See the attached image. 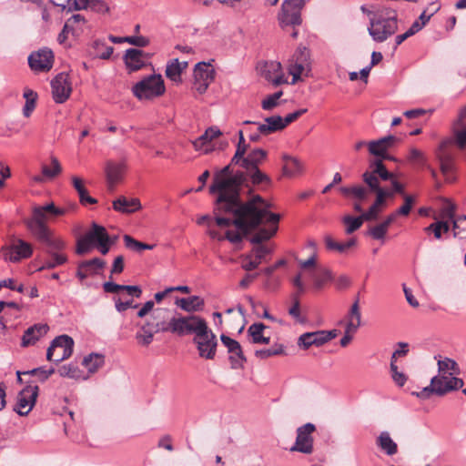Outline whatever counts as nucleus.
<instances>
[{"label": "nucleus", "instance_id": "2", "mask_svg": "<svg viewBox=\"0 0 466 466\" xmlns=\"http://www.w3.org/2000/svg\"><path fill=\"white\" fill-rule=\"evenodd\" d=\"M437 364L440 375L431 378L430 385L417 393L418 397L428 399L432 394L443 396L463 387V380L453 376L460 374V368L454 360L444 358L439 360Z\"/></svg>", "mask_w": 466, "mask_h": 466}, {"label": "nucleus", "instance_id": "39", "mask_svg": "<svg viewBox=\"0 0 466 466\" xmlns=\"http://www.w3.org/2000/svg\"><path fill=\"white\" fill-rule=\"evenodd\" d=\"M266 329L263 323H253L248 329V334L251 337V342L254 344H268L269 337L263 336L262 332Z\"/></svg>", "mask_w": 466, "mask_h": 466}, {"label": "nucleus", "instance_id": "3", "mask_svg": "<svg viewBox=\"0 0 466 466\" xmlns=\"http://www.w3.org/2000/svg\"><path fill=\"white\" fill-rule=\"evenodd\" d=\"M242 205H250L254 210L252 214L258 218V228L263 222L270 225L269 228H260L249 238L252 244H261L277 233L280 216L268 210L271 208L270 203L263 199L259 195H256L246 202L242 201Z\"/></svg>", "mask_w": 466, "mask_h": 466}, {"label": "nucleus", "instance_id": "47", "mask_svg": "<svg viewBox=\"0 0 466 466\" xmlns=\"http://www.w3.org/2000/svg\"><path fill=\"white\" fill-rule=\"evenodd\" d=\"M51 164L53 166V168H50L46 165L42 167V174L44 177L47 178H53L59 175L62 171L61 165L56 157H51Z\"/></svg>", "mask_w": 466, "mask_h": 466}, {"label": "nucleus", "instance_id": "57", "mask_svg": "<svg viewBox=\"0 0 466 466\" xmlns=\"http://www.w3.org/2000/svg\"><path fill=\"white\" fill-rule=\"evenodd\" d=\"M369 151L371 155L375 157H381L385 156V153L388 151L384 145L380 144L378 140H372L368 143Z\"/></svg>", "mask_w": 466, "mask_h": 466}, {"label": "nucleus", "instance_id": "8", "mask_svg": "<svg viewBox=\"0 0 466 466\" xmlns=\"http://www.w3.org/2000/svg\"><path fill=\"white\" fill-rule=\"evenodd\" d=\"M47 215L43 206L33 208L32 217L25 221L32 236L41 244H49L53 248H60V238L46 225Z\"/></svg>", "mask_w": 466, "mask_h": 466}, {"label": "nucleus", "instance_id": "53", "mask_svg": "<svg viewBox=\"0 0 466 466\" xmlns=\"http://www.w3.org/2000/svg\"><path fill=\"white\" fill-rule=\"evenodd\" d=\"M408 159L409 161L417 164L420 167L427 166V158L425 155L423 154V152L415 147L410 148Z\"/></svg>", "mask_w": 466, "mask_h": 466}, {"label": "nucleus", "instance_id": "25", "mask_svg": "<svg viewBox=\"0 0 466 466\" xmlns=\"http://www.w3.org/2000/svg\"><path fill=\"white\" fill-rule=\"evenodd\" d=\"M254 247L251 253L242 256V268L246 271H251L257 268L266 255L270 253V249L263 245Z\"/></svg>", "mask_w": 466, "mask_h": 466}, {"label": "nucleus", "instance_id": "52", "mask_svg": "<svg viewBox=\"0 0 466 466\" xmlns=\"http://www.w3.org/2000/svg\"><path fill=\"white\" fill-rule=\"evenodd\" d=\"M58 373L61 377H66L70 379L80 378L79 369L73 364L63 365L59 368Z\"/></svg>", "mask_w": 466, "mask_h": 466}, {"label": "nucleus", "instance_id": "55", "mask_svg": "<svg viewBox=\"0 0 466 466\" xmlns=\"http://www.w3.org/2000/svg\"><path fill=\"white\" fill-rule=\"evenodd\" d=\"M293 305L289 309V314L293 317L298 322L305 323L307 321L306 318H302L300 316L299 310V299H298L297 295H291Z\"/></svg>", "mask_w": 466, "mask_h": 466}, {"label": "nucleus", "instance_id": "11", "mask_svg": "<svg viewBox=\"0 0 466 466\" xmlns=\"http://www.w3.org/2000/svg\"><path fill=\"white\" fill-rule=\"evenodd\" d=\"M165 84L161 75L153 74L144 77L132 87L133 95L139 100L152 99L165 93Z\"/></svg>", "mask_w": 466, "mask_h": 466}, {"label": "nucleus", "instance_id": "64", "mask_svg": "<svg viewBox=\"0 0 466 466\" xmlns=\"http://www.w3.org/2000/svg\"><path fill=\"white\" fill-rule=\"evenodd\" d=\"M92 246L91 242L86 240V238L84 236L77 240L76 252L78 255H84L90 250Z\"/></svg>", "mask_w": 466, "mask_h": 466}, {"label": "nucleus", "instance_id": "26", "mask_svg": "<svg viewBox=\"0 0 466 466\" xmlns=\"http://www.w3.org/2000/svg\"><path fill=\"white\" fill-rule=\"evenodd\" d=\"M126 166L122 162H114L108 160L106 163L105 173L107 182L108 189L113 191L117 183L122 181Z\"/></svg>", "mask_w": 466, "mask_h": 466}, {"label": "nucleus", "instance_id": "12", "mask_svg": "<svg viewBox=\"0 0 466 466\" xmlns=\"http://www.w3.org/2000/svg\"><path fill=\"white\" fill-rule=\"evenodd\" d=\"M74 340L68 335L55 338L46 351V360L59 363L68 359L73 353Z\"/></svg>", "mask_w": 466, "mask_h": 466}, {"label": "nucleus", "instance_id": "21", "mask_svg": "<svg viewBox=\"0 0 466 466\" xmlns=\"http://www.w3.org/2000/svg\"><path fill=\"white\" fill-rule=\"evenodd\" d=\"M52 95L56 103L66 102L72 92L71 82L68 74L60 73L52 81Z\"/></svg>", "mask_w": 466, "mask_h": 466}, {"label": "nucleus", "instance_id": "59", "mask_svg": "<svg viewBox=\"0 0 466 466\" xmlns=\"http://www.w3.org/2000/svg\"><path fill=\"white\" fill-rule=\"evenodd\" d=\"M404 204L397 209V213L400 216H408L412 208V205L415 202V198L410 195H404Z\"/></svg>", "mask_w": 466, "mask_h": 466}, {"label": "nucleus", "instance_id": "23", "mask_svg": "<svg viewBox=\"0 0 466 466\" xmlns=\"http://www.w3.org/2000/svg\"><path fill=\"white\" fill-rule=\"evenodd\" d=\"M149 57V54L143 50L129 48L126 51L123 59L127 68L130 72H135L146 66L147 60H148Z\"/></svg>", "mask_w": 466, "mask_h": 466}, {"label": "nucleus", "instance_id": "29", "mask_svg": "<svg viewBox=\"0 0 466 466\" xmlns=\"http://www.w3.org/2000/svg\"><path fill=\"white\" fill-rule=\"evenodd\" d=\"M49 330V327L45 323L35 324L26 329L22 337V347H28L35 344Z\"/></svg>", "mask_w": 466, "mask_h": 466}, {"label": "nucleus", "instance_id": "36", "mask_svg": "<svg viewBox=\"0 0 466 466\" xmlns=\"http://www.w3.org/2000/svg\"><path fill=\"white\" fill-rule=\"evenodd\" d=\"M84 236L93 246H96L102 241L108 240L109 238L106 229L103 226L95 222L92 223L90 230H88Z\"/></svg>", "mask_w": 466, "mask_h": 466}, {"label": "nucleus", "instance_id": "15", "mask_svg": "<svg viewBox=\"0 0 466 466\" xmlns=\"http://www.w3.org/2000/svg\"><path fill=\"white\" fill-rule=\"evenodd\" d=\"M316 431V426L308 422L297 429V436L295 443L289 449L290 451H298L304 454H311L313 452V437L312 433Z\"/></svg>", "mask_w": 466, "mask_h": 466}, {"label": "nucleus", "instance_id": "45", "mask_svg": "<svg viewBox=\"0 0 466 466\" xmlns=\"http://www.w3.org/2000/svg\"><path fill=\"white\" fill-rule=\"evenodd\" d=\"M93 47L97 51L96 56L100 59H109L114 51L113 46H106L105 42L100 39L93 42Z\"/></svg>", "mask_w": 466, "mask_h": 466}, {"label": "nucleus", "instance_id": "33", "mask_svg": "<svg viewBox=\"0 0 466 466\" xmlns=\"http://www.w3.org/2000/svg\"><path fill=\"white\" fill-rule=\"evenodd\" d=\"M155 329L149 323V320L146 321L143 325L140 326L139 329L136 333V339L137 343L143 347H147L152 343L154 339V335L158 333L157 331H154Z\"/></svg>", "mask_w": 466, "mask_h": 466}, {"label": "nucleus", "instance_id": "51", "mask_svg": "<svg viewBox=\"0 0 466 466\" xmlns=\"http://www.w3.org/2000/svg\"><path fill=\"white\" fill-rule=\"evenodd\" d=\"M251 179V182L254 185H258L261 183L269 184L271 182L270 177L263 173L259 168L250 169V174H247Z\"/></svg>", "mask_w": 466, "mask_h": 466}, {"label": "nucleus", "instance_id": "28", "mask_svg": "<svg viewBox=\"0 0 466 466\" xmlns=\"http://www.w3.org/2000/svg\"><path fill=\"white\" fill-rule=\"evenodd\" d=\"M262 76L275 86L287 83L282 73L281 64L277 61L266 62L262 68Z\"/></svg>", "mask_w": 466, "mask_h": 466}, {"label": "nucleus", "instance_id": "1", "mask_svg": "<svg viewBox=\"0 0 466 466\" xmlns=\"http://www.w3.org/2000/svg\"><path fill=\"white\" fill-rule=\"evenodd\" d=\"M250 205H242L240 197L218 196L215 201V220L219 227L234 225L244 235L258 228V218L254 216Z\"/></svg>", "mask_w": 466, "mask_h": 466}, {"label": "nucleus", "instance_id": "4", "mask_svg": "<svg viewBox=\"0 0 466 466\" xmlns=\"http://www.w3.org/2000/svg\"><path fill=\"white\" fill-rule=\"evenodd\" d=\"M187 334H195L193 342L197 345L201 358L206 360L215 358L218 346L217 337L203 318L191 315V319L185 329V335Z\"/></svg>", "mask_w": 466, "mask_h": 466}, {"label": "nucleus", "instance_id": "31", "mask_svg": "<svg viewBox=\"0 0 466 466\" xmlns=\"http://www.w3.org/2000/svg\"><path fill=\"white\" fill-rule=\"evenodd\" d=\"M142 206L138 198H127L120 196L113 201V208L120 213L129 214L141 209Z\"/></svg>", "mask_w": 466, "mask_h": 466}, {"label": "nucleus", "instance_id": "18", "mask_svg": "<svg viewBox=\"0 0 466 466\" xmlns=\"http://www.w3.org/2000/svg\"><path fill=\"white\" fill-rule=\"evenodd\" d=\"M395 175L390 172L382 159H374L369 164V168L362 174L363 182L369 187V179H373L375 185L380 186V180L390 181Z\"/></svg>", "mask_w": 466, "mask_h": 466}, {"label": "nucleus", "instance_id": "37", "mask_svg": "<svg viewBox=\"0 0 466 466\" xmlns=\"http://www.w3.org/2000/svg\"><path fill=\"white\" fill-rule=\"evenodd\" d=\"M71 180L74 188L76 190L78 194L79 201L82 205L86 206L88 204L93 205L97 203V200L96 198L88 195V191L84 186V181L80 177L74 176L72 177Z\"/></svg>", "mask_w": 466, "mask_h": 466}, {"label": "nucleus", "instance_id": "16", "mask_svg": "<svg viewBox=\"0 0 466 466\" xmlns=\"http://www.w3.org/2000/svg\"><path fill=\"white\" fill-rule=\"evenodd\" d=\"M39 388L36 385L28 384L17 396V403L14 408V411L20 416H26L35 404L38 396Z\"/></svg>", "mask_w": 466, "mask_h": 466}, {"label": "nucleus", "instance_id": "46", "mask_svg": "<svg viewBox=\"0 0 466 466\" xmlns=\"http://www.w3.org/2000/svg\"><path fill=\"white\" fill-rule=\"evenodd\" d=\"M460 149L466 147V126H453V139H451Z\"/></svg>", "mask_w": 466, "mask_h": 466}, {"label": "nucleus", "instance_id": "54", "mask_svg": "<svg viewBox=\"0 0 466 466\" xmlns=\"http://www.w3.org/2000/svg\"><path fill=\"white\" fill-rule=\"evenodd\" d=\"M314 286L317 289H321L322 286L331 279L330 272L328 269H321L320 271L312 275Z\"/></svg>", "mask_w": 466, "mask_h": 466}, {"label": "nucleus", "instance_id": "14", "mask_svg": "<svg viewBox=\"0 0 466 466\" xmlns=\"http://www.w3.org/2000/svg\"><path fill=\"white\" fill-rule=\"evenodd\" d=\"M310 71V55L307 47H298L295 51L289 66V73L292 76V84L300 79V76L305 72L306 75Z\"/></svg>", "mask_w": 466, "mask_h": 466}, {"label": "nucleus", "instance_id": "27", "mask_svg": "<svg viewBox=\"0 0 466 466\" xmlns=\"http://www.w3.org/2000/svg\"><path fill=\"white\" fill-rule=\"evenodd\" d=\"M244 125H257L258 131L263 136H268L272 133L283 130L282 117L279 115L268 116L264 119L263 123L246 120Z\"/></svg>", "mask_w": 466, "mask_h": 466}, {"label": "nucleus", "instance_id": "22", "mask_svg": "<svg viewBox=\"0 0 466 466\" xmlns=\"http://www.w3.org/2000/svg\"><path fill=\"white\" fill-rule=\"evenodd\" d=\"M451 144V139H445L441 142L436 151V158L440 162V168L448 182H451L450 173L453 170V154L447 150L448 146Z\"/></svg>", "mask_w": 466, "mask_h": 466}, {"label": "nucleus", "instance_id": "50", "mask_svg": "<svg viewBox=\"0 0 466 466\" xmlns=\"http://www.w3.org/2000/svg\"><path fill=\"white\" fill-rule=\"evenodd\" d=\"M24 375H35L37 376L39 380L46 381L52 374L55 373V369L51 368L46 370L44 367L35 368L30 370L23 371Z\"/></svg>", "mask_w": 466, "mask_h": 466}, {"label": "nucleus", "instance_id": "5", "mask_svg": "<svg viewBox=\"0 0 466 466\" xmlns=\"http://www.w3.org/2000/svg\"><path fill=\"white\" fill-rule=\"evenodd\" d=\"M371 180L372 179H369V187H367L362 185H354L351 187H340L339 191L346 198H353L359 200H366L369 193L374 192L376 194V199L366 211V217L376 220L381 211V207L385 205L386 198H392L393 192L375 185L374 181Z\"/></svg>", "mask_w": 466, "mask_h": 466}, {"label": "nucleus", "instance_id": "62", "mask_svg": "<svg viewBox=\"0 0 466 466\" xmlns=\"http://www.w3.org/2000/svg\"><path fill=\"white\" fill-rule=\"evenodd\" d=\"M124 41L138 47H145L149 44V40L142 35L126 36L124 37Z\"/></svg>", "mask_w": 466, "mask_h": 466}, {"label": "nucleus", "instance_id": "10", "mask_svg": "<svg viewBox=\"0 0 466 466\" xmlns=\"http://www.w3.org/2000/svg\"><path fill=\"white\" fill-rule=\"evenodd\" d=\"M90 31L91 27L84 15H73L65 22L63 29L57 36V42L66 47H71V43L67 42L69 35L73 39L78 40L81 36L89 34Z\"/></svg>", "mask_w": 466, "mask_h": 466}, {"label": "nucleus", "instance_id": "42", "mask_svg": "<svg viewBox=\"0 0 466 466\" xmlns=\"http://www.w3.org/2000/svg\"><path fill=\"white\" fill-rule=\"evenodd\" d=\"M80 263L88 276L99 274L100 270L106 266V261L100 258H94L89 260L81 261Z\"/></svg>", "mask_w": 466, "mask_h": 466}, {"label": "nucleus", "instance_id": "60", "mask_svg": "<svg viewBox=\"0 0 466 466\" xmlns=\"http://www.w3.org/2000/svg\"><path fill=\"white\" fill-rule=\"evenodd\" d=\"M89 9L97 14H106L109 12V6L104 0H92Z\"/></svg>", "mask_w": 466, "mask_h": 466}, {"label": "nucleus", "instance_id": "9", "mask_svg": "<svg viewBox=\"0 0 466 466\" xmlns=\"http://www.w3.org/2000/svg\"><path fill=\"white\" fill-rule=\"evenodd\" d=\"M191 319L189 316H175L166 308H157L151 313L149 323L157 332H171L177 336H185V329Z\"/></svg>", "mask_w": 466, "mask_h": 466}, {"label": "nucleus", "instance_id": "34", "mask_svg": "<svg viewBox=\"0 0 466 466\" xmlns=\"http://www.w3.org/2000/svg\"><path fill=\"white\" fill-rule=\"evenodd\" d=\"M176 305L187 312H195L202 309L204 299L198 296L181 298L176 300Z\"/></svg>", "mask_w": 466, "mask_h": 466}, {"label": "nucleus", "instance_id": "32", "mask_svg": "<svg viewBox=\"0 0 466 466\" xmlns=\"http://www.w3.org/2000/svg\"><path fill=\"white\" fill-rule=\"evenodd\" d=\"M377 447L388 456H393L398 452V445L391 439L390 432L381 431L376 439Z\"/></svg>", "mask_w": 466, "mask_h": 466}, {"label": "nucleus", "instance_id": "6", "mask_svg": "<svg viewBox=\"0 0 466 466\" xmlns=\"http://www.w3.org/2000/svg\"><path fill=\"white\" fill-rule=\"evenodd\" d=\"M370 26L368 31L375 42H384L398 30L397 13L393 9L382 8L369 12Z\"/></svg>", "mask_w": 466, "mask_h": 466}, {"label": "nucleus", "instance_id": "40", "mask_svg": "<svg viewBox=\"0 0 466 466\" xmlns=\"http://www.w3.org/2000/svg\"><path fill=\"white\" fill-rule=\"evenodd\" d=\"M283 160L285 161L283 166V174L285 176L293 177L302 172L303 165L299 159L288 155H284Z\"/></svg>", "mask_w": 466, "mask_h": 466}, {"label": "nucleus", "instance_id": "56", "mask_svg": "<svg viewBox=\"0 0 466 466\" xmlns=\"http://www.w3.org/2000/svg\"><path fill=\"white\" fill-rule=\"evenodd\" d=\"M387 232H388V229L380 223V224L370 228L368 230L367 234L370 235L374 239L383 241Z\"/></svg>", "mask_w": 466, "mask_h": 466}, {"label": "nucleus", "instance_id": "58", "mask_svg": "<svg viewBox=\"0 0 466 466\" xmlns=\"http://www.w3.org/2000/svg\"><path fill=\"white\" fill-rule=\"evenodd\" d=\"M390 372L393 381L400 387H402L407 381V376L399 371L396 364H390Z\"/></svg>", "mask_w": 466, "mask_h": 466}, {"label": "nucleus", "instance_id": "30", "mask_svg": "<svg viewBox=\"0 0 466 466\" xmlns=\"http://www.w3.org/2000/svg\"><path fill=\"white\" fill-rule=\"evenodd\" d=\"M267 157L268 152L262 148L248 149L243 160V168L246 173L250 174V169L258 168V166L266 160Z\"/></svg>", "mask_w": 466, "mask_h": 466}, {"label": "nucleus", "instance_id": "44", "mask_svg": "<svg viewBox=\"0 0 466 466\" xmlns=\"http://www.w3.org/2000/svg\"><path fill=\"white\" fill-rule=\"evenodd\" d=\"M123 240L126 248L137 252L144 249L151 250L155 247V245L140 242L129 235H124Z\"/></svg>", "mask_w": 466, "mask_h": 466}, {"label": "nucleus", "instance_id": "7", "mask_svg": "<svg viewBox=\"0 0 466 466\" xmlns=\"http://www.w3.org/2000/svg\"><path fill=\"white\" fill-rule=\"evenodd\" d=\"M245 180L244 172L237 171L233 174L231 166L228 165L215 174L209 193L217 197H240L241 186Z\"/></svg>", "mask_w": 466, "mask_h": 466}, {"label": "nucleus", "instance_id": "20", "mask_svg": "<svg viewBox=\"0 0 466 466\" xmlns=\"http://www.w3.org/2000/svg\"><path fill=\"white\" fill-rule=\"evenodd\" d=\"M54 54L47 47L32 52L28 56V65L35 72H47L53 67Z\"/></svg>", "mask_w": 466, "mask_h": 466}, {"label": "nucleus", "instance_id": "43", "mask_svg": "<svg viewBox=\"0 0 466 466\" xmlns=\"http://www.w3.org/2000/svg\"><path fill=\"white\" fill-rule=\"evenodd\" d=\"M181 68L177 58L170 60L166 68V76L175 83L181 82Z\"/></svg>", "mask_w": 466, "mask_h": 466}, {"label": "nucleus", "instance_id": "49", "mask_svg": "<svg viewBox=\"0 0 466 466\" xmlns=\"http://www.w3.org/2000/svg\"><path fill=\"white\" fill-rule=\"evenodd\" d=\"M220 340L223 345L228 349V353H238L240 356L241 353V345L238 341L229 338L228 336L222 334L220 336Z\"/></svg>", "mask_w": 466, "mask_h": 466}, {"label": "nucleus", "instance_id": "13", "mask_svg": "<svg viewBox=\"0 0 466 466\" xmlns=\"http://www.w3.org/2000/svg\"><path fill=\"white\" fill-rule=\"evenodd\" d=\"M306 0H284L281 11L279 14V22L281 27L299 25L301 24V10Z\"/></svg>", "mask_w": 466, "mask_h": 466}, {"label": "nucleus", "instance_id": "48", "mask_svg": "<svg viewBox=\"0 0 466 466\" xmlns=\"http://www.w3.org/2000/svg\"><path fill=\"white\" fill-rule=\"evenodd\" d=\"M283 95L282 91H278L272 95L268 96L261 102V107L264 110L270 111L279 106V99Z\"/></svg>", "mask_w": 466, "mask_h": 466}, {"label": "nucleus", "instance_id": "35", "mask_svg": "<svg viewBox=\"0 0 466 466\" xmlns=\"http://www.w3.org/2000/svg\"><path fill=\"white\" fill-rule=\"evenodd\" d=\"M324 344H325V339L323 337L322 330H318V331H314V332H306L299 338V345L302 346L306 350L313 345L319 347V346H322Z\"/></svg>", "mask_w": 466, "mask_h": 466}, {"label": "nucleus", "instance_id": "61", "mask_svg": "<svg viewBox=\"0 0 466 466\" xmlns=\"http://www.w3.org/2000/svg\"><path fill=\"white\" fill-rule=\"evenodd\" d=\"M229 360L232 369H240L243 368V365L247 361V359L243 354V350H241L240 356L238 353H231L229 356Z\"/></svg>", "mask_w": 466, "mask_h": 466}, {"label": "nucleus", "instance_id": "19", "mask_svg": "<svg viewBox=\"0 0 466 466\" xmlns=\"http://www.w3.org/2000/svg\"><path fill=\"white\" fill-rule=\"evenodd\" d=\"M2 250L5 259L11 262L28 258L33 254L32 245L21 238L15 239L10 246L3 248Z\"/></svg>", "mask_w": 466, "mask_h": 466}, {"label": "nucleus", "instance_id": "38", "mask_svg": "<svg viewBox=\"0 0 466 466\" xmlns=\"http://www.w3.org/2000/svg\"><path fill=\"white\" fill-rule=\"evenodd\" d=\"M365 216H367L366 211L356 218L350 215L345 216L342 218V222L346 225V233L349 235L352 234L362 226L364 221H373L370 218Z\"/></svg>", "mask_w": 466, "mask_h": 466}, {"label": "nucleus", "instance_id": "41", "mask_svg": "<svg viewBox=\"0 0 466 466\" xmlns=\"http://www.w3.org/2000/svg\"><path fill=\"white\" fill-rule=\"evenodd\" d=\"M105 363V357L98 353H90L83 359L82 365L86 367L90 373H95Z\"/></svg>", "mask_w": 466, "mask_h": 466}, {"label": "nucleus", "instance_id": "17", "mask_svg": "<svg viewBox=\"0 0 466 466\" xmlns=\"http://www.w3.org/2000/svg\"><path fill=\"white\" fill-rule=\"evenodd\" d=\"M193 76L194 88L199 94H203L213 82L215 70L209 63L199 62L195 66Z\"/></svg>", "mask_w": 466, "mask_h": 466}, {"label": "nucleus", "instance_id": "63", "mask_svg": "<svg viewBox=\"0 0 466 466\" xmlns=\"http://www.w3.org/2000/svg\"><path fill=\"white\" fill-rule=\"evenodd\" d=\"M326 248L329 250H336L339 253L344 252L343 243L335 241L330 236L327 235L324 238Z\"/></svg>", "mask_w": 466, "mask_h": 466}, {"label": "nucleus", "instance_id": "24", "mask_svg": "<svg viewBox=\"0 0 466 466\" xmlns=\"http://www.w3.org/2000/svg\"><path fill=\"white\" fill-rule=\"evenodd\" d=\"M60 242L62 245L57 248L51 247L49 244H44L46 246V253L49 255L50 258L38 268L39 271L55 268L67 261V257L61 252L66 248V243L61 238Z\"/></svg>", "mask_w": 466, "mask_h": 466}]
</instances>
